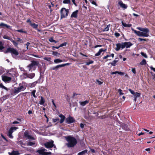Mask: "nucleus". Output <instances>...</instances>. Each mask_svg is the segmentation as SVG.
Listing matches in <instances>:
<instances>
[{
	"instance_id": "nucleus-44",
	"label": "nucleus",
	"mask_w": 155,
	"mask_h": 155,
	"mask_svg": "<svg viewBox=\"0 0 155 155\" xmlns=\"http://www.w3.org/2000/svg\"><path fill=\"white\" fill-rule=\"evenodd\" d=\"M59 118L58 117H57L56 118H53L52 119V121L54 123H55L56 122L59 120Z\"/></svg>"
},
{
	"instance_id": "nucleus-28",
	"label": "nucleus",
	"mask_w": 155,
	"mask_h": 155,
	"mask_svg": "<svg viewBox=\"0 0 155 155\" xmlns=\"http://www.w3.org/2000/svg\"><path fill=\"white\" fill-rule=\"evenodd\" d=\"M116 48H115V50L117 51H119L121 48V44L120 43H118L116 44Z\"/></svg>"
},
{
	"instance_id": "nucleus-38",
	"label": "nucleus",
	"mask_w": 155,
	"mask_h": 155,
	"mask_svg": "<svg viewBox=\"0 0 155 155\" xmlns=\"http://www.w3.org/2000/svg\"><path fill=\"white\" fill-rule=\"evenodd\" d=\"M141 94L140 93H138V92H135V94H134V97H139L140 96Z\"/></svg>"
},
{
	"instance_id": "nucleus-29",
	"label": "nucleus",
	"mask_w": 155,
	"mask_h": 155,
	"mask_svg": "<svg viewBox=\"0 0 155 155\" xmlns=\"http://www.w3.org/2000/svg\"><path fill=\"white\" fill-rule=\"evenodd\" d=\"M122 25L125 27H130L132 26L131 24H127L125 23H124L123 21H122Z\"/></svg>"
},
{
	"instance_id": "nucleus-36",
	"label": "nucleus",
	"mask_w": 155,
	"mask_h": 155,
	"mask_svg": "<svg viewBox=\"0 0 155 155\" xmlns=\"http://www.w3.org/2000/svg\"><path fill=\"white\" fill-rule=\"evenodd\" d=\"M89 61L86 63V64L87 65H89L90 64H92L94 63V61L92 60L89 59Z\"/></svg>"
},
{
	"instance_id": "nucleus-42",
	"label": "nucleus",
	"mask_w": 155,
	"mask_h": 155,
	"mask_svg": "<svg viewBox=\"0 0 155 155\" xmlns=\"http://www.w3.org/2000/svg\"><path fill=\"white\" fill-rule=\"evenodd\" d=\"M109 27L110 24L107 25V27L104 29L103 31H108L109 30Z\"/></svg>"
},
{
	"instance_id": "nucleus-32",
	"label": "nucleus",
	"mask_w": 155,
	"mask_h": 155,
	"mask_svg": "<svg viewBox=\"0 0 155 155\" xmlns=\"http://www.w3.org/2000/svg\"><path fill=\"white\" fill-rule=\"evenodd\" d=\"M36 91L35 90H34L33 91L31 92V94L34 97L36 98L37 97V96L35 95V93H36Z\"/></svg>"
},
{
	"instance_id": "nucleus-5",
	"label": "nucleus",
	"mask_w": 155,
	"mask_h": 155,
	"mask_svg": "<svg viewBox=\"0 0 155 155\" xmlns=\"http://www.w3.org/2000/svg\"><path fill=\"white\" fill-rule=\"evenodd\" d=\"M26 88V87L23 85H20L19 84V86L17 87H14V94H17L19 92L24 91Z\"/></svg>"
},
{
	"instance_id": "nucleus-57",
	"label": "nucleus",
	"mask_w": 155,
	"mask_h": 155,
	"mask_svg": "<svg viewBox=\"0 0 155 155\" xmlns=\"http://www.w3.org/2000/svg\"><path fill=\"white\" fill-rule=\"evenodd\" d=\"M122 90L120 89L118 90V92H119L120 95H123L124 94V93L122 92Z\"/></svg>"
},
{
	"instance_id": "nucleus-33",
	"label": "nucleus",
	"mask_w": 155,
	"mask_h": 155,
	"mask_svg": "<svg viewBox=\"0 0 155 155\" xmlns=\"http://www.w3.org/2000/svg\"><path fill=\"white\" fill-rule=\"evenodd\" d=\"M11 41L12 43L13 44L15 47H17L18 46V43L16 42L12 39L11 40Z\"/></svg>"
},
{
	"instance_id": "nucleus-30",
	"label": "nucleus",
	"mask_w": 155,
	"mask_h": 155,
	"mask_svg": "<svg viewBox=\"0 0 155 155\" xmlns=\"http://www.w3.org/2000/svg\"><path fill=\"white\" fill-rule=\"evenodd\" d=\"M147 64L146 61L145 59H143L141 62L140 63V65H145Z\"/></svg>"
},
{
	"instance_id": "nucleus-9",
	"label": "nucleus",
	"mask_w": 155,
	"mask_h": 155,
	"mask_svg": "<svg viewBox=\"0 0 155 155\" xmlns=\"http://www.w3.org/2000/svg\"><path fill=\"white\" fill-rule=\"evenodd\" d=\"M44 146L47 148H51L54 146V141L51 140L50 142H48L45 143Z\"/></svg>"
},
{
	"instance_id": "nucleus-20",
	"label": "nucleus",
	"mask_w": 155,
	"mask_h": 155,
	"mask_svg": "<svg viewBox=\"0 0 155 155\" xmlns=\"http://www.w3.org/2000/svg\"><path fill=\"white\" fill-rule=\"evenodd\" d=\"M24 136L28 138L29 139H33V137L29 135L28 131L26 130L24 132Z\"/></svg>"
},
{
	"instance_id": "nucleus-47",
	"label": "nucleus",
	"mask_w": 155,
	"mask_h": 155,
	"mask_svg": "<svg viewBox=\"0 0 155 155\" xmlns=\"http://www.w3.org/2000/svg\"><path fill=\"white\" fill-rule=\"evenodd\" d=\"M35 144V143L34 142H33L31 141H29L28 143V145L29 146H32Z\"/></svg>"
},
{
	"instance_id": "nucleus-23",
	"label": "nucleus",
	"mask_w": 155,
	"mask_h": 155,
	"mask_svg": "<svg viewBox=\"0 0 155 155\" xmlns=\"http://www.w3.org/2000/svg\"><path fill=\"white\" fill-rule=\"evenodd\" d=\"M125 47L126 48H130V47L132 46L133 44L130 42H125Z\"/></svg>"
},
{
	"instance_id": "nucleus-49",
	"label": "nucleus",
	"mask_w": 155,
	"mask_h": 155,
	"mask_svg": "<svg viewBox=\"0 0 155 155\" xmlns=\"http://www.w3.org/2000/svg\"><path fill=\"white\" fill-rule=\"evenodd\" d=\"M140 54L141 55L144 57L145 58H147V54H146L144 53L143 52H141L140 53Z\"/></svg>"
},
{
	"instance_id": "nucleus-14",
	"label": "nucleus",
	"mask_w": 155,
	"mask_h": 155,
	"mask_svg": "<svg viewBox=\"0 0 155 155\" xmlns=\"http://www.w3.org/2000/svg\"><path fill=\"white\" fill-rule=\"evenodd\" d=\"M46 150L43 148L42 147L40 150H38L37 151V152L39 153V155H45V151Z\"/></svg>"
},
{
	"instance_id": "nucleus-37",
	"label": "nucleus",
	"mask_w": 155,
	"mask_h": 155,
	"mask_svg": "<svg viewBox=\"0 0 155 155\" xmlns=\"http://www.w3.org/2000/svg\"><path fill=\"white\" fill-rule=\"evenodd\" d=\"M43 69L42 68H40V74H43L44 73V72L45 70V68H43Z\"/></svg>"
},
{
	"instance_id": "nucleus-15",
	"label": "nucleus",
	"mask_w": 155,
	"mask_h": 155,
	"mask_svg": "<svg viewBox=\"0 0 155 155\" xmlns=\"http://www.w3.org/2000/svg\"><path fill=\"white\" fill-rule=\"evenodd\" d=\"M120 126L122 128L125 130H129L128 125L123 123H121L120 124Z\"/></svg>"
},
{
	"instance_id": "nucleus-18",
	"label": "nucleus",
	"mask_w": 155,
	"mask_h": 155,
	"mask_svg": "<svg viewBox=\"0 0 155 155\" xmlns=\"http://www.w3.org/2000/svg\"><path fill=\"white\" fill-rule=\"evenodd\" d=\"M41 75H40L39 78V79H38V80L37 81H35L32 83L29 84V86L30 87H35L36 85L37 84L39 80L41 79Z\"/></svg>"
},
{
	"instance_id": "nucleus-11",
	"label": "nucleus",
	"mask_w": 155,
	"mask_h": 155,
	"mask_svg": "<svg viewBox=\"0 0 155 155\" xmlns=\"http://www.w3.org/2000/svg\"><path fill=\"white\" fill-rule=\"evenodd\" d=\"M23 75L26 76V77H25V78H28L30 79H32L35 77V74L34 73H32L28 74L27 73H24Z\"/></svg>"
},
{
	"instance_id": "nucleus-55",
	"label": "nucleus",
	"mask_w": 155,
	"mask_h": 155,
	"mask_svg": "<svg viewBox=\"0 0 155 155\" xmlns=\"http://www.w3.org/2000/svg\"><path fill=\"white\" fill-rule=\"evenodd\" d=\"M51 59V58L50 57H49V58H48V57H45L44 58V60H46V61H50V60Z\"/></svg>"
},
{
	"instance_id": "nucleus-13",
	"label": "nucleus",
	"mask_w": 155,
	"mask_h": 155,
	"mask_svg": "<svg viewBox=\"0 0 155 155\" xmlns=\"http://www.w3.org/2000/svg\"><path fill=\"white\" fill-rule=\"evenodd\" d=\"M2 80L5 82L10 81L11 80V78L7 76L2 75Z\"/></svg>"
},
{
	"instance_id": "nucleus-27",
	"label": "nucleus",
	"mask_w": 155,
	"mask_h": 155,
	"mask_svg": "<svg viewBox=\"0 0 155 155\" xmlns=\"http://www.w3.org/2000/svg\"><path fill=\"white\" fill-rule=\"evenodd\" d=\"M89 102V101L86 100L84 101L80 102L79 103L81 105L84 106L87 104Z\"/></svg>"
},
{
	"instance_id": "nucleus-16",
	"label": "nucleus",
	"mask_w": 155,
	"mask_h": 155,
	"mask_svg": "<svg viewBox=\"0 0 155 155\" xmlns=\"http://www.w3.org/2000/svg\"><path fill=\"white\" fill-rule=\"evenodd\" d=\"M78 10H76L74 12L71 14V18H77L78 17Z\"/></svg>"
},
{
	"instance_id": "nucleus-48",
	"label": "nucleus",
	"mask_w": 155,
	"mask_h": 155,
	"mask_svg": "<svg viewBox=\"0 0 155 155\" xmlns=\"http://www.w3.org/2000/svg\"><path fill=\"white\" fill-rule=\"evenodd\" d=\"M0 87L4 89L7 90V87L4 86L2 83H0Z\"/></svg>"
},
{
	"instance_id": "nucleus-41",
	"label": "nucleus",
	"mask_w": 155,
	"mask_h": 155,
	"mask_svg": "<svg viewBox=\"0 0 155 155\" xmlns=\"http://www.w3.org/2000/svg\"><path fill=\"white\" fill-rule=\"evenodd\" d=\"M118 61L117 60H114L112 62L110 63V64L113 66H115L116 65L117 62Z\"/></svg>"
},
{
	"instance_id": "nucleus-26",
	"label": "nucleus",
	"mask_w": 155,
	"mask_h": 155,
	"mask_svg": "<svg viewBox=\"0 0 155 155\" xmlns=\"http://www.w3.org/2000/svg\"><path fill=\"white\" fill-rule=\"evenodd\" d=\"M0 26H3L6 27L7 28L9 29L11 28V26L8 25L6 24H4L3 23H1L0 24Z\"/></svg>"
},
{
	"instance_id": "nucleus-50",
	"label": "nucleus",
	"mask_w": 155,
	"mask_h": 155,
	"mask_svg": "<svg viewBox=\"0 0 155 155\" xmlns=\"http://www.w3.org/2000/svg\"><path fill=\"white\" fill-rule=\"evenodd\" d=\"M90 2L93 5H95L96 6H97V4L93 0H89Z\"/></svg>"
},
{
	"instance_id": "nucleus-58",
	"label": "nucleus",
	"mask_w": 155,
	"mask_h": 155,
	"mask_svg": "<svg viewBox=\"0 0 155 155\" xmlns=\"http://www.w3.org/2000/svg\"><path fill=\"white\" fill-rule=\"evenodd\" d=\"M131 71L134 74H135L136 73V69L135 68H132V69Z\"/></svg>"
},
{
	"instance_id": "nucleus-8",
	"label": "nucleus",
	"mask_w": 155,
	"mask_h": 155,
	"mask_svg": "<svg viewBox=\"0 0 155 155\" xmlns=\"http://www.w3.org/2000/svg\"><path fill=\"white\" fill-rule=\"evenodd\" d=\"M71 64L70 63H67L66 64H60L58 65H57L56 66L51 67L50 68V70H57L59 68H60L62 67H64L66 66H68L70 65Z\"/></svg>"
},
{
	"instance_id": "nucleus-3",
	"label": "nucleus",
	"mask_w": 155,
	"mask_h": 155,
	"mask_svg": "<svg viewBox=\"0 0 155 155\" xmlns=\"http://www.w3.org/2000/svg\"><path fill=\"white\" fill-rule=\"evenodd\" d=\"M39 64V62L38 61H35L34 60L31 61V63L27 66L29 71H31L32 69L34 70H35V66H38Z\"/></svg>"
},
{
	"instance_id": "nucleus-59",
	"label": "nucleus",
	"mask_w": 155,
	"mask_h": 155,
	"mask_svg": "<svg viewBox=\"0 0 155 155\" xmlns=\"http://www.w3.org/2000/svg\"><path fill=\"white\" fill-rule=\"evenodd\" d=\"M30 44V43L29 42H27L25 44V45L26 46L27 50L28 49V47Z\"/></svg>"
},
{
	"instance_id": "nucleus-10",
	"label": "nucleus",
	"mask_w": 155,
	"mask_h": 155,
	"mask_svg": "<svg viewBox=\"0 0 155 155\" xmlns=\"http://www.w3.org/2000/svg\"><path fill=\"white\" fill-rule=\"evenodd\" d=\"M134 33L139 37L143 36L147 37L149 36V34H147L146 33H144V32L139 31H134Z\"/></svg>"
},
{
	"instance_id": "nucleus-61",
	"label": "nucleus",
	"mask_w": 155,
	"mask_h": 155,
	"mask_svg": "<svg viewBox=\"0 0 155 155\" xmlns=\"http://www.w3.org/2000/svg\"><path fill=\"white\" fill-rule=\"evenodd\" d=\"M118 74L120 75H124V72H123L121 71H118Z\"/></svg>"
},
{
	"instance_id": "nucleus-21",
	"label": "nucleus",
	"mask_w": 155,
	"mask_h": 155,
	"mask_svg": "<svg viewBox=\"0 0 155 155\" xmlns=\"http://www.w3.org/2000/svg\"><path fill=\"white\" fill-rule=\"evenodd\" d=\"M118 4L121 7L124 9H126L127 7V5L123 3L122 1L119 2H118Z\"/></svg>"
},
{
	"instance_id": "nucleus-34",
	"label": "nucleus",
	"mask_w": 155,
	"mask_h": 155,
	"mask_svg": "<svg viewBox=\"0 0 155 155\" xmlns=\"http://www.w3.org/2000/svg\"><path fill=\"white\" fill-rule=\"evenodd\" d=\"M63 62V61L59 59H57L54 60V62L55 63H58Z\"/></svg>"
},
{
	"instance_id": "nucleus-2",
	"label": "nucleus",
	"mask_w": 155,
	"mask_h": 155,
	"mask_svg": "<svg viewBox=\"0 0 155 155\" xmlns=\"http://www.w3.org/2000/svg\"><path fill=\"white\" fill-rule=\"evenodd\" d=\"M59 117L61 118L60 120V124L62 123L65 120L66 123L69 124L74 122L75 121L74 119L70 116L66 118L65 116L62 114H60L59 115Z\"/></svg>"
},
{
	"instance_id": "nucleus-35",
	"label": "nucleus",
	"mask_w": 155,
	"mask_h": 155,
	"mask_svg": "<svg viewBox=\"0 0 155 155\" xmlns=\"http://www.w3.org/2000/svg\"><path fill=\"white\" fill-rule=\"evenodd\" d=\"M52 54L55 56L59 57L60 55V54L56 51H53L52 52Z\"/></svg>"
},
{
	"instance_id": "nucleus-39",
	"label": "nucleus",
	"mask_w": 155,
	"mask_h": 155,
	"mask_svg": "<svg viewBox=\"0 0 155 155\" xmlns=\"http://www.w3.org/2000/svg\"><path fill=\"white\" fill-rule=\"evenodd\" d=\"M4 48L2 42L0 41V50H2Z\"/></svg>"
},
{
	"instance_id": "nucleus-25",
	"label": "nucleus",
	"mask_w": 155,
	"mask_h": 155,
	"mask_svg": "<svg viewBox=\"0 0 155 155\" xmlns=\"http://www.w3.org/2000/svg\"><path fill=\"white\" fill-rule=\"evenodd\" d=\"M87 150H83L81 152L79 153L77 155H84L85 154L87 153Z\"/></svg>"
},
{
	"instance_id": "nucleus-62",
	"label": "nucleus",
	"mask_w": 155,
	"mask_h": 155,
	"mask_svg": "<svg viewBox=\"0 0 155 155\" xmlns=\"http://www.w3.org/2000/svg\"><path fill=\"white\" fill-rule=\"evenodd\" d=\"M17 41L20 42V43H21L22 40L21 39V38H17Z\"/></svg>"
},
{
	"instance_id": "nucleus-43",
	"label": "nucleus",
	"mask_w": 155,
	"mask_h": 155,
	"mask_svg": "<svg viewBox=\"0 0 155 155\" xmlns=\"http://www.w3.org/2000/svg\"><path fill=\"white\" fill-rule=\"evenodd\" d=\"M3 38L4 39H7L8 40H10L11 41V40H12V39L10 38L9 36H7V35H4L3 36Z\"/></svg>"
},
{
	"instance_id": "nucleus-22",
	"label": "nucleus",
	"mask_w": 155,
	"mask_h": 155,
	"mask_svg": "<svg viewBox=\"0 0 155 155\" xmlns=\"http://www.w3.org/2000/svg\"><path fill=\"white\" fill-rule=\"evenodd\" d=\"M106 50V49L104 50L103 48H101L100 49L99 51L96 54H95V56H97L100 55L101 53V52L103 51H105Z\"/></svg>"
},
{
	"instance_id": "nucleus-46",
	"label": "nucleus",
	"mask_w": 155,
	"mask_h": 155,
	"mask_svg": "<svg viewBox=\"0 0 155 155\" xmlns=\"http://www.w3.org/2000/svg\"><path fill=\"white\" fill-rule=\"evenodd\" d=\"M121 48L122 49H124L125 47V42H122L121 44Z\"/></svg>"
},
{
	"instance_id": "nucleus-31",
	"label": "nucleus",
	"mask_w": 155,
	"mask_h": 155,
	"mask_svg": "<svg viewBox=\"0 0 155 155\" xmlns=\"http://www.w3.org/2000/svg\"><path fill=\"white\" fill-rule=\"evenodd\" d=\"M48 40L49 41L51 42H54L55 43L58 42V41H55L54 40L53 38L52 37H51V38H49Z\"/></svg>"
},
{
	"instance_id": "nucleus-19",
	"label": "nucleus",
	"mask_w": 155,
	"mask_h": 155,
	"mask_svg": "<svg viewBox=\"0 0 155 155\" xmlns=\"http://www.w3.org/2000/svg\"><path fill=\"white\" fill-rule=\"evenodd\" d=\"M9 155H19L20 153L18 150L12 151L11 153H8Z\"/></svg>"
},
{
	"instance_id": "nucleus-24",
	"label": "nucleus",
	"mask_w": 155,
	"mask_h": 155,
	"mask_svg": "<svg viewBox=\"0 0 155 155\" xmlns=\"http://www.w3.org/2000/svg\"><path fill=\"white\" fill-rule=\"evenodd\" d=\"M41 99L39 101V104L41 105H43L45 101V99L41 96Z\"/></svg>"
},
{
	"instance_id": "nucleus-51",
	"label": "nucleus",
	"mask_w": 155,
	"mask_h": 155,
	"mask_svg": "<svg viewBox=\"0 0 155 155\" xmlns=\"http://www.w3.org/2000/svg\"><path fill=\"white\" fill-rule=\"evenodd\" d=\"M128 91L131 93V94L133 95H134L135 94V93L134 91H133L132 90L130 89H128Z\"/></svg>"
},
{
	"instance_id": "nucleus-52",
	"label": "nucleus",
	"mask_w": 155,
	"mask_h": 155,
	"mask_svg": "<svg viewBox=\"0 0 155 155\" xmlns=\"http://www.w3.org/2000/svg\"><path fill=\"white\" fill-rule=\"evenodd\" d=\"M67 45V42H65L62 44H61L60 45H59L60 47H62L64 46H66Z\"/></svg>"
},
{
	"instance_id": "nucleus-54",
	"label": "nucleus",
	"mask_w": 155,
	"mask_h": 155,
	"mask_svg": "<svg viewBox=\"0 0 155 155\" xmlns=\"http://www.w3.org/2000/svg\"><path fill=\"white\" fill-rule=\"evenodd\" d=\"M96 82L99 85H101L103 84V82L101 81H99L98 79L96 80Z\"/></svg>"
},
{
	"instance_id": "nucleus-53",
	"label": "nucleus",
	"mask_w": 155,
	"mask_h": 155,
	"mask_svg": "<svg viewBox=\"0 0 155 155\" xmlns=\"http://www.w3.org/2000/svg\"><path fill=\"white\" fill-rule=\"evenodd\" d=\"M114 35L117 38L120 36V34L119 33L117 32H115Z\"/></svg>"
},
{
	"instance_id": "nucleus-12",
	"label": "nucleus",
	"mask_w": 155,
	"mask_h": 155,
	"mask_svg": "<svg viewBox=\"0 0 155 155\" xmlns=\"http://www.w3.org/2000/svg\"><path fill=\"white\" fill-rule=\"evenodd\" d=\"M137 28L139 30L142 31L144 33H146L147 34H149L150 32L148 28L137 27Z\"/></svg>"
},
{
	"instance_id": "nucleus-56",
	"label": "nucleus",
	"mask_w": 155,
	"mask_h": 155,
	"mask_svg": "<svg viewBox=\"0 0 155 155\" xmlns=\"http://www.w3.org/2000/svg\"><path fill=\"white\" fill-rule=\"evenodd\" d=\"M17 120L18 121L21 122L22 121L24 120V119L22 118L18 117L16 118Z\"/></svg>"
},
{
	"instance_id": "nucleus-17",
	"label": "nucleus",
	"mask_w": 155,
	"mask_h": 155,
	"mask_svg": "<svg viewBox=\"0 0 155 155\" xmlns=\"http://www.w3.org/2000/svg\"><path fill=\"white\" fill-rule=\"evenodd\" d=\"M30 26H31L34 29L37 30L38 31H40V30L38 28V25L36 24L35 23H32V24H30Z\"/></svg>"
},
{
	"instance_id": "nucleus-1",
	"label": "nucleus",
	"mask_w": 155,
	"mask_h": 155,
	"mask_svg": "<svg viewBox=\"0 0 155 155\" xmlns=\"http://www.w3.org/2000/svg\"><path fill=\"white\" fill-rule=\"evenodd\" d=\"M65 138L68 142L66 145L68 147H74L78 143L77 139L74 137L71 136H66Z\"/></svg>"
},
{
	"instance_id": "nucleus-63",
	"label": "nucleus",
	"mask_w": 155,
	"mask_h": 155,
	"mask_svg": "<svg viewBox=\"0 0 155 155\" xmlns=\"http://www.w3.org/2000/svg\"><path fill=\"white\" fill-rule=\"evenodd\" d=\"M51 153L50 152H45V155H50Z\"/></svg>"
},
{
	"instance_id": "nucleus-7",
	"label": "nucleus",
	"mask_w": 155,
	"mask_h": 155,
	"mask_svg": "<svg viewBox=\"0 0 155 155\" xmlns=\"http://www.w3.org/2000/svg\"><path fill=\"white\" fill-rule=\"evenodd\" d=\"M18 128V127H11L8 131V136L10 138H13V137L12 135V134L15 130H16Z\"/></svg>"
},
{
	"instance_id": "nucleus-40",
	"label": "nucleus",
	"mask_w": 155,
	"mask_h": 155,
	"mask_svg": "<svg viewBox=\"0 0 155 155\" xmlns=\"http://www.w3.org/2000/svg\"><path fill=\"white\" fill-rule=\"evenodd\" d=\"M16 31L19 32L24 33L25 34H27V32L26 31H23V29H19L17 30Z\"/></svg>"
},
{
	"instance_id": "nucleus-64",
	"label": "nucleus",
	"mask_w": 155,
	"mask_h": 155,
	"mask_svg": "<svg viewBox=\"0 0 155 155\" xmlns=\"http://www.w3.org/2000/svg\"><path fill=\"white\" fill-rule=\"evenodd\" d=\"M26 22L27 23H29V25H30V24H32V23L30 19H28L27 21H26Z\"/></svg>"
},
{
	"instance_id": "nucleus-4",
	"label": "nucleus",
	"mask_w": 155,
	"mask_h": 155,
	"mask_svg": "<svg viewBox=\"0 0 155 155\" xmlns=\"http://www.w3.org/2000/svg\"><path fill=\"white\" fill-rule=\"evenodd\" d=\"M9 52L12 55L14 54L15 56H17L19 54V53L16 49L11 47H9L6 50L4 51V53L5 54Z\"/></svg>"
},
{
	"instance_id": "nucleus-45",
	"label": "nucleus",
	"mask_w": 155,
	"mask_h": 155,
	"mask_svg": "<svg viewBox=\"0 0 155 155\" xmlns=\"http://www.w3.org/2000/svg\"><path fill=\"white\" fill-rule=\"evenodd\" d=\"M63 2L64 4H70V0H64Z\"/></svg>"
},
{
	"instance_id": "nucleus-60",
	"label": "nucleus",
	"mask_w": 155,
	"mask_h": 155,
	"mask_svg": "<svg viewBox=\"0 0 155 155\" xmlns=\"http://www.w3.org/2000/svg\"><path fill=\"white\" fill-rule=\"evenodd\" d=\"M105 118V116H98V118H100L102 119Z\"/></svg>"
},
{
	"instance_id": "nucleus-6",
	"label": "nucleus",
	"mask_w": 155,
	"mask_h": 155,
	"mask_svg": "<svg viewBox=\"0 0 155 155\" xmlns=\"http://www.w3.org/2000/svg\"><path fill=\"white\" fill-rule=\"evenodd\" d=\"M69 10L68 9L64 8H61V18H65L67 17L68 14Z\"/></svg>"
}]
</instances>
